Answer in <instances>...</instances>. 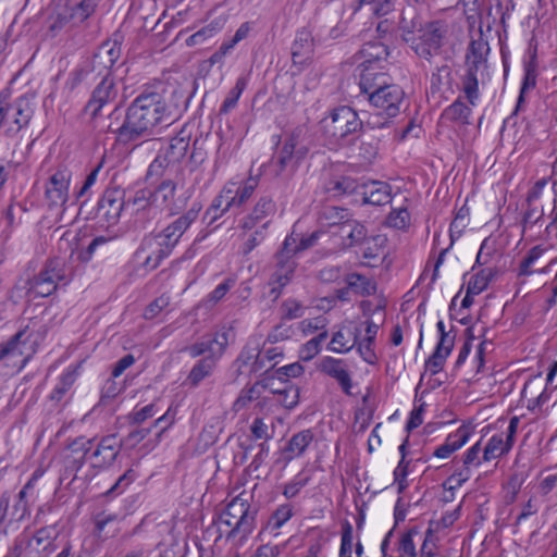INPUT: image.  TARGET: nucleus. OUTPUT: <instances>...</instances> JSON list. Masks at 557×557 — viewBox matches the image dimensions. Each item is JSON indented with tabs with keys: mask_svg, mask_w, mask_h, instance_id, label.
<instances>
[{
	"mask_svg": "<svg viewBox=\"0 0 557 557\" xmlns=\"http://www.w3.org/2000/svg\"><path fill=\"white\" fill-rule=\"evenodd\" d=\"M174 120L162 95L144 92L133 100L123 123L113 132L119 141L127 144L153 135L158 126H169Z\"/></svg>",
	"mask_w": 557,
	"mask_h": 557,
	"instance_id": "f257e3e1",
	"label": "nucleus"
},
{
	"mask_svg": "<svg viewBox=\"0 0 557 557\" xmlns=\"http://www.w3.org/2000/svg\"><path fill=\"white\" fill-rule=\"evenodd\" d=\"M250 498L246 492L240 493L221 513L220 524L230 528L227 539L238 537V542L243 543L255 530L258 508L250 504Z\"/></svg>",
	"mask_w": 557,
	"mask_h": 557,
	"instance_id": "f03ea898",
	"label": "nucleus"
},
{
	"mask_svg": "<svg viewBox=\"0 0 557 557\" xmlns=\"http://www.w3.org/2000/svg\"><path fill=\"white\" fill-rule=\"evenodd\" d=\"M199 210L200 208H191L160 232L146 236L137 253L154 248L159 251V257L168 258L181 237L197 219Z\"/></svg>",
	"mask_w": 557,
	"mask_h": 557,
	"instance_id": "7ed1b4c3",
	"label": "nucleus"
},
{
	"mask_svg": "<svg viewBox=\"0 0 557 557\" xmlns=\"http://www.w3.org/2000/svg\"><path fill=\"white\" fill-rule=\"evenodd\" d=\"M405 92L403 88L396 84H391L373 95L369 102L373 107L374 112L369 113L366 121L367 125L372 129H381L389 127L392 121L397 116L404 104Z\"/></svg>",
	"mask_w": 557,
	"mask_h": 557,
	"instance_id": "20e7f679",
	"label": "nucleus"
},
{
	"mask_svg": "<svg viewBox=\"0 0 557 557\" xmlns=\"http://www.w3.org/2000/svg\"><path fill=\"white\" fill-rule=\"evenodd\" d=\"M306 126L295 127L285 139L282 148L272 160L275 175H293L309 151Z\"/></svg>",
	"mask_w": 557,
	"mask_h": 557,
	"instance_id": "39448f33",
	"label": "nucleus"
},
{
	"mask_svg": "<svg viewBox=\"0 0 557 557\" xmlns=\"http://www.w3.org/2000/svg\"><path fill=\"white\" fill-rule=\"evenodd\" d=\"M488 44L483 39L472 40L466 54V73L461 78V90L471 106L480 98L479 74L487 67Z\"/></svg>",
	"mask_w": 557,
	"mask_h": 557,
	"instance_id": "423d86ee",
	"label": "nucleus"
},
{
	"mask_svg": "<svg viewBox=\"0 0 557 557\" xmlns=\"http://www.w3.org/2000/svg\"><path fill=\"white\" fill-rule=\"evenodd\" d=\"M8 98L9 94L0 92V128L12 136L29 124L34 108L26 96L18 97L13 102H9Z\"/></svg>",
	"mask_w": 557,
	"mask_h": 557,
	"instance_id": "0eeeda50",
	"label": "nucleus"
},
{
	"mask_svg": "<svg viewBox=\"0 0 557 557\" xmlns=\"http://www.w3.org/2000/svg\"><path fill=\"white\" fill-rule=\"evenodd\" d=\"M324 135L333 143L339 144L348 135L357 133L362 127V121L357 112L349 107L335 109L321 121Z\"/></svg>",
	"mask_w": 557,
	"mask_h": 557,
	"instance_id": "6e6552de",
	"label": "nucleus"
},
{
	"mask_svg": "<svg viewBox=\"0 0 557 557\" xmlns=\"http://www.w3.org/2000/svg\"><path fill=\"white\" fill-rule=\"evenodd\" d=\"M67 283L64 263L59 259H53L49 260L38 275L29 281L28 292L35 297H48L55 292L60 284L66 285Z\"/></svg>",
	"mask_w": 557,
	"mask_h": 557,
	"instance_id": "1a4fd4ad",
	"label": "nucleus"
},
{
	"mask_svg": "<svg viewBox=\"0 0 557 557\" xmlns=\"http://www.w3.org/2000/svg\"><path fill=\"white\" fill-rule=\"evenodd\" d=\"M119 89L114 77L110 73H106L101 81L94 88L91 96L86 103L85 110L91 117H97L102 109L114 106L117 108L116 100Z\"/></svg>",
	"mask_w": 557,
	"mask_h": 557,
	"instance_id": "9d476101",
	"label": "nucleus"
},
{
	"mask_svg": "<svg viewBox=\"0 0 557 557\" xmlns=\"http://www.w3.org/2000/svg\"><path fill=\"white\" fill-rule=\"evenodd\" d=\"M28 339V326H26L7 342L1 343L0 361H5L7 366L13 364L17 367L18 371L24 369L34 352H26Z\"/></svg>",
	"mask_w": 557,
	"mask_h": 557,
	"instance_id": "9b49d317",
	"label": "nucleus"
},
{
	"mask_svg": "<svg viewBox=\"0 0 557 557\" xmlns=\"http://www.w3.org/2000/svg\"><path fill=\"white\" fill-rule=\"evenodd\" d=\"M444 35L445 30L440 22H428L416 37L414 44L409 47L418 57L430 61L442 48Z\"/></svg>",
	"mask_w": 557,
	"mask_h": 557,
	"instance_id": "f8f14e48",
	"label": "nucleus"
},
{
	"mask_svg": "<svg viewBox=\"0 0 557 557\" xmlns=\"http://www.w3.org/2000/svg\"><path fill=\"white\" fill-rule=\"evenodd\" d=\"M152 206L156 209L166 210L170 214L178 213L187 202L185 195H176V184L166 180L163 181L151 194Z\"/></svg>",
	"mask_w": 557,
	"mask_h": 557,
	"instance_id": "ddd939ff",
	"label": "nucleus"
},
{
	"mask_svg": "<svg viewBox=\"0 0 557 557\" xmlns=\"http://www.w3.org/2000/svg\"><path fill=\"white\" fill-rule=\"evenodd\" d=\"M297 263L294 258H285V255H275L274 270L270 276V296L275 300L282 294L283 288L294 277Z\"/></svg>",
	"mask_w": 557,
	"mask_h": 557,
	"instance_id": "4468645a",
	"label": "nucleus"
},
{
	"mask_svg": "<svg viewBox=\"0 0 557 557\" xmlns=\"http://www.w3.org/2000/svg\"><path fill=\"white\" fill-rule=\"evenodd\" d=\"M71 176L66 169H60L50 176L45 189V198L50 208L62 207L67 201Z\"/></svg>",
	"mask_w": 557,
	"mask_h": 557,
	"instance_id": "2eb2a0df",
	"label": "nucleus"
},
{
	"mask_svg": "<svg viewBox=\"0 0 557 557\" xmlns=\"http://www.w3.org/2000/svg\"><path fill=\"white\" fill-rule=\"evenodd\" d=\"M362 66L359 87L369 101L373 95H376V92L381 91L385 86H389L392 83L386 73L379 71L377 67L374 66V62L367 60L362 63Z\"/></svg>",
	"mask_w": 557,
	"mask_h": 557,
	"instance_id": "dca6fc26",
	"label": "nucleus"
},
{
	"mask_svg": "<svg viewBox=\"0 0 557 557\" xmlns=\"http://www.w3.org/2000/svg\"><path fill=\"white\" fill-rule=\"evenodd\" d=\"M263 344L258 336L250 337L236 359L238 369H246L249 373H259L265 370L264 358L261 357Z\"/></svg>",
	"mask_w": 557,
	"mask_h": 557,
	"instance_id": "f3484780",
	"label": "nucleus"
},
{
	"mask_svg": "<svg viewBox=\"0 0 557 557\" xmlns=\"http://www.w3.org/2000/svg\"><path fill=\"white\" fill-rule=\"evenodd\" d=\"M318 369L334 379L346 395H351L352 380L345 360L326 356L320 360Z\"/></svg>",
	"mask_w": 557,
	"mask_h": 557,
	"instance_id": "a211bd4d",
	"label": "nucleus"
},
{
	"mask_svg": "<svg viewBox=\"0 0 557 557\" xmlns=\"http://www.w3.org/2000/svg\"><path fill=\"white\" fill-rule=\"evenodd\" d=\"M426 23L414 5L403 8L397 26L403 41L407 45L414 44L416 37L423 30Z\"/></svg>",
	"mask_w": 557,
	"mask_h": 557,
	"instance_id": "6ab92c4d",
	"label": "nucleus"
},
{
	"mask_svg": "<svg viewBox=\"0 0 557 557\" xmlns=\"http://www.w3.org/2000/svg\"><path fill=\"white\" fill-rule=\"evenodd\" d=\"M124 208H126L124 193L117 188L104 190L98 201V213L109 224H115L119 221Z\"/></svg>",
	"mask_w": 557,
	"mask_h": 557,
	"instance_id": "aec40b11",
	"label": "nucleus"
},
{
	"mask_svg": "<svg viewBox=\"0 0 557 557\" xmlns=\"http://www.w3.org/2000/svg\"><path fill=\"white\" fill-rule=\"evenodd\" d=\"M122 444L116 435L102 437L91 453L90 459L94 468H107L111 466L120 454Z\"/></svg>",
	"mask_w": 557,
	"mask_h": 557,
	"instance_id": "412c9836",
	"label": "nucleus"
},
{
	"mask_svg": "<svg viewBox=\"0 0 557 557\" xmlns=\"http://www.w3.org/2000/svg\"><path fill=\"white\" fill-rule=\"evenodd\" d=\"M275 212L276 205L272 197L267 195L261 196L251 211L240 221V227L247 231L253 230L258 224H262L265 221L270 222V218H272Z\"/></svg>",
	"mask_w": 557,
	"mask_h": 557,
	"instance_id": "4be33fe9",
	"label": "nucleus"
},
{
	"mask_svg": "<svg viewBox=\"0 0 557 557\" xmlns=\"http://www.w3.org/2000/svg\"><path fill=\"white\" fill-rule=\"evenodd\" d=\"M227 345V333H216L214 336L203 337L200 342L195 343L186 348L190 357L199 356L212 357L214 360L221 357Z\"/></svg>",
	"mask_w": 557,
	"mask_h": 557,
	"instance_id": "5701e85b",
	"label": "nucleus"
},
{
	"mask_svg": "<svg viewBox=\"0 0 557 557\" xmlns=\"http://www.w3.org/2000/svg\"><path fill=\"white\" fill-rule=\"evenodd\" d=\"M121 55V46L116 41H104L100 45L95 52L91 60L92 71L106 70V73H110L109 70L115 64Z\"/></svg>",
	"mask_w": 557,
	"mask_h": 557,
	"instance_id": "b1692460",
	"label": "nucleus"
},
{
	"mask_svg": "<svg viewBox=\"0 0 557 557\" xmlns=\"http://www.w3.org/2000/svg\"><path fill=\"white\" fill-rule=\"evenodd\" d=\"M360 334L358 326L344 325L333 334L329 349L337 354L348 352L357 345Z\"/></svg>",
	"mask_w": 557,
	"mask_h": 557,
	"instance_id": "393cba45",
	"label": "nucleus"
},
{
	"mask_svg": "<svg viewBox=\"0 0 557 557\" xmlns=\"http://www.w3.org/2000/svg\"><path fill=\"white\" fill-rule=\"evenodd\" d=\"M471 435V430L467 425L459 426L454 433H450L445 442L433 453V456L442 459L448 458L453 453L460 449Z\"/></svg>",
	"mask_w": 557,
	"mask_h": 557,
	"instance_id": "a878e982",
	"label": "nucleus"
},
{
	"mask_svg": "<svg viewBox=\"0 0 557 557\" xmlns=\"http://www.w3.org/2000/svg\"><path fill=\"white\" fill-rule=\"evenodd\" d=\"M313 52V38L309 30L297 32L292 47V58L295 64H302L309 60Z\"/></svg>",
	"mask_w": 557,
	"mask_h": 557,
	"instance_id": "bb28decb",
	"label": "nucleus"
},
{
	"mask_svg": "<svg viewBox=\"0 0 557 557\" xmlns=\"http://www.w3.org/2000/svg\"><path fill=\"white\" fill-rule=\"evenodd\" d=\"M546 249L542 246H535L531 248L528 253L523 257L519 264L518 275L519 276H529L534 273H546L549 268L556 263V260H552L546 267L541 269H534V265L537 264L539 260L544 256Z\"/></svg>",
	"mask_w": 557,
	"mask_h": 557,
	"instance_id": "cd10ccee",
	"label": "nucleus"
},
{
	"mask_svg": "<svg viewBox=\"0 0 557 557\" xmlns=\"http://www.w3.org/2000/svg\"><path fill=\"white\" fill-rule=\"evenodd\" d=\"M189 141L190 136L182 131L170 140L162 154L171 164L180 163L189 149Z\"/></svg>",
	"mask_w": 557,
	"mask_h": 557,
	"instance_id": "c85d7f7f",
	"label": "nucleus"
},
{
	"mask_svg": "<svg viewBox=\"0 0 557 557\" xmlns=\"http://www.w3.org/2000/svg\"><path fill=\"white\" fill-rule=\"evenodd\" d=\"M363 201L366 203L382 206L391 201L392 188L384 182H371L363 187Z\"/></svg>",
	"mask_w": 557,
	"mask_h": 557,
	"instance_id": "c756f323",
	"label": "nucleus"
},
{
	"mask_svg": "<svg viewBox=\"0 0 557 557\" xmlns=\"http://www.w3.org/2000/svg\"><path fill=\"white\" fill-rule=\"evenodd\" d=\"M339 234L346 247L360 245L367 237L366 227L357 220L347 219L339 226Z\"/></svg>",
	"mask_w": 557,
	"mask_h": 557,
	"instance_id": "7c9ffc66",
	"label": "nucleus"
},
{
	"mask_svg": "<svg viewBox=\"0 0 557 557\" xmlns=\"http://www.w3.org/2000/svg\"><path fill=\"white\" fill-rule=\"evenodd\" d=\"M258 184L259 180L257 177H249L242 185L226 184V187L231 189L232 198H234V208H240L245 205L253 195Z\"/></svg>",
	"mask_w": 557,
	"mask_h": 557,
	"instance_id": "2f4dec72",
	"label": "nucleus"
},
{
	"mask_svg": "<svg viewBox=\"0 0 557 557\" xmlns=\"http://www.w3.org/2000/svg\"><path fill=\"white\" fill-rule=\"evenodd\" d=\"M313 440L314 435L311 430H302L290 437L285 447V453L289 455V459L300 457L305 454Z\"/></svg>",
	"mask_w": 557,
	"mask_h": 557,
	"instance_id": "473e14b6",
	"label": "nucleus"
},
{
	"mask_svg": "<svg viewBox=\"0 0 557 557\" xmlns=\"http://www.w3.org/2000/svg\"><path fill=\"white\" fill-rule=\"evenodd\" d=\"M57 539L54 527H44L34 534L32 541H35L37 548L47 557L58 548Z\"/></svg>",
	"mask_w": 557,
	"mask_h": 557,
	"instance_id": "72a5a7b5",
	"label": "nucleus"
},
{
	"mask_svg": "<svg viewBox=\"0 0 557 557\" xmlns=\"http://www.w3.org/2000/svg\"><path fill=\"white\" fill-rule=\"evenodd\" d=\"M94 438H86L85 436H79L69 445V449L72 451L73 455H75L73 458V462L70 466L72 470L78 471L84 466L85 458L94 446Z\"/></svg>",
	"mask_w": 557,
	"mask_h": 557,
	"instance_id": "f704fd0d",
	"label": "nucleus"
},
{
	"mask_svg": "<svg viewBox=\"0 0 557 557\" xmlns=\"http://www.w3.org/2000/svg\"><path fill=\"white\" fill-rule=\"evenodd\" d=\"M232 208H234V198L231 196V189L225 185L208 208L207 215H210L211 220H215Z\"/></svg>",
	"mask_w": 557,
	"mask_h": 557,
	"instance_id": "c9c22d12",
	"label": "nucleus"
},
{
	"mask_svg": "<svg viewBox=\"0 0 557 557\" xmlns=\"http://www.w3.org/2000/svg\"><path fill=\"white\" fill-rule=\"evenodd\" d=\"M345 282L355 294L360 296H371L376 292L375 282L359 273L348 274Z\"/></svg>",
	"mask_w": 557,
	"mask_h": 557,
	"instance_id": "e433bc0d",
	"label": "nucleus"
},
{
	"mask_svg": "<svg viewBox=\"0 0 557 557\" xmlns=\"http://www.w3.org/2000/svg\"><path fill=\"white\" fill-rule=\"evenodd\" d=\"M512 446L505 441L504 434L493 435L483 449L482 459L491 461L508 453Z\"/></svg>",
	"mask_w": 557,
	"mask_h": 557,
	"instance_id": "4c0bfd02",
	"label": "nucleus"
},
{
	"mask_svg": "<svg viewBox=\"0 0 557 557\" xmlns=\"http://www.w3.org/2000/svg\"><path fill=\"white\" fill-rule=\"evenodd\" d=\"M471 112V108L458 98L444 110L442 117L460 124H469Z\"/></svg>",
	"mask_w": 557,
	"mask_h": 557,
	"instance_id": "58836bf2",
	"label": "nucleus"
},
{
	"mask_svg": "<svg viewBox=\"0 0 557 557\" xmlns=\"http://www.w3.org/2000/svg\"><path fill=\"white\" fill-rule=\"evenodd\" d=\"M215 367V360L212 357H203L190 370L187 376V383L197 386L202 380L209 376Z\"/></svg>",
	"mask_w": 557,
	"mask_h": 557,
	"instance_id": "ea45409f",
	"label": "nucleus"
},
{
	"mask_svg": "<svg viewBox=\"0 0 557 557\" xmlns=\"http://www.w3.org/2000/svg\"><path fill=\"white\" fill-rule=\"evenodd\" d=\"M76 381V374L73 370H66L64 371L57 385L52 389L49 398L51 401L60 403L64 396L69 393V391L72 388L73 384Z\"/></svg>",
	"mask_w": 557,
	"mask_h": 557,
	"instance_id": "a19ab883",
	"label": "nucleus"
},
{
	"mask_svg": "<svg viewBox=\"0 0 557 557\" xmlns=\"http://www.w3.org/2000/svg\"><path fill=\"white\" fill-rule=\"evenodd\" d=\"M358 183L349 176H341L327 183V191L335 197L354 194Z\"/></svg>",
	"mask_w": 557,
	"mask_h": 557,
	"instance_id": "79ce46f5",
	"label": "nucleus"
},
{
	"mask_svg": "<svg viewBox=\"0 0 557 557\" xmlns=\"http://www.w3.org/2000/svg\"><path fill=\"white\" fill-rule=\"evenodd\" d=\"M385 243L386 238L384 236H367L366 239L360 244L362 245L363 259L371 260L379 258L384 252Z\"/></svg>",
	"mask_w": 557,
	"mask_h": 557,
	"instance_id": "37998d69",
	"label": "nucleus"
},
{
	"mask_svg": "<svg viewBox=\"0 0 557 557\" xmlns=\"http://www.w3.org/2000/svg\"><path fill=\"white\" fill-rule=\"evenodd\" d=\"M78 26L74 22V16L70 10V7H64L60 12L50 17L49 29L52 33H58L63 29H70L72 27Z\"/></svg>",
	"mask_w": 557,
	"mask_h": 557,
	"instance_id": "c03bdc74",
	"label": "nucleus"
},
{
	"mask_svg": "<svg viewBox=\"0 0 557 557\" xmlns=\"http://www.w3.org/2000/svg\"><path fill=\"white\" fill-rule=\"evenodd\" d=\"M397 0H360V7L366 8L377 17L387 15L396 5Z\"/></svg>",
	"mask_w": 557,
	"mask_h": 557,
	"instance_id": "a18cd8bd",
	"label": "nucleus"
},
{
	"mask_svg": "<svg viewBox=\"0 0 557 557\" xmlns=\"http://www.w3.org/2000/svg\"><path fill=\"white\" fill-rule=\"evenodd\" d=\"M493 277L492 269H483L473 275L468 282V294L479 295L485 290Z\"/></svg>",
	"mask_w": 557,
	"mask_h": 557,
	"instance_id": "49530a36",
	"label": "nucleus"
},
{
	"mask_svg": "<svg viewBox=\"0 0 557 557\" xmlns=\"http://www.w3.org/2000/svg\"><path fill=\"white\" fill-rule=\"evenodd\" d=\"M385 224L397 230H406L410 225V213L406 207L394 208L386 218Z\"/></svg>",
	"mask_w": 557,
	"mask_h": 557,
	"instance_id": "de8ad7c7",
	"label": "nucleus"
},
{
	"mask_svg": "<svg viewBox=\"0 0 557 557\" xmlns=\"http://www.w3.org/2000/svg\"><path fill=\"white\" fill-rule=\"evenodd\" d=\"M98 7V0H82L76 5L70 7L75 24L79 25L91 16Z\"/></svg>",
	"mask_w": 557,
	"mask_h": 557,
	"instance_id": "09e8293b",
	"label": "nucleus"
},
{
	"mask_svg": "<svg viewBox=\"0 0 557 557\" xmlns=\"http://www.w3.org/2000/svg\"><path fill=\"white\" fill-rule=\"evenodd\" d=\"M246 86L247 81L245 77L237 78L235 86L228 91L226 98L224 99L221 106V113H227L236 107Z\"/></svg>",
	"mask_w": 557,
	"mask_h": 557,
	"instance_id": "8fccbe9b",
	"label": "nucleus"
},
{
	"mask_svg": "<svg viewBox=\"0 0 557 557\" xmlns=\"http://www.w3.org/2000/svg\"><path fill=\"white\" fill-rule=\"evenodd\" d=\"M235 277H227L220 283L211 293L203 299V304L208 307L216 305L224 296L235 286Z\"/></svg>",
	"mask_w": 557,
	"mask_h": 557,
	"instance_id": "3c124183",
	"label": "nucleus"
},
{
	"mask_svg": "<svg viewBox=\"0 0 557 557\" xmlns=\"http://www.w3.org/2000/svg\"><path fill=\"white\" fill-rule=\"evenodd\" d=\"M151 194L152 193L145 189L136 191L133 199H129L127 202H125L126 208H132L133 211L137 212L140 210H147L150 213L151 211L156 210V208L152 206Z\"/></svg>",
	"mask_w": 557,
	"mask_h": 557,
	"instance_id": "603ef678",
	"label": "nucleus"
},
{
	"mask_svg": "<svg viewBox=\"0 0 557 557\" xmlns=\"http://www.w3.org/2000/svg\"><path fill=\"white\" fill-rule=\"evenodd\" d=\"M306 307L294 298L284 300L281 305V313L283 319L294 320L305 314Z\"/></svg>",
	"mask_w": 557,
	"mask_h": 557,
	"instance_id": "864d4df0",
	"label": "nucleus"
},
{
	"mask_svg": "<svg viewBox=\"0 0 557 557\" xmlns=\"http://www.w3.org/2000/svg\"><path fill=\"white\" fill-rule=\"evenodd\" d=\"M418 534L416 529H410L404 533L398 542V557H416V546L413 543V535Z\"/></svg>",
	"mask_w": 557,
	"mask_h": 557,
	"instance_id": "5fc2aeb1",
	"label": "nucleus"
},
{
	"mask_svg": "<svg viewBox=\"0 0 557 557\" xmlns=\"http://www.w3.org/2000/svg\"><path fill=\"white\" fill-rule=\"evenodd\" d=\"M269 226V221L262 223L259 227L255 230L252 234L245 240L242 246L243 255H249L256 247H258L263 239L265 238V230Z\"/></svg>",
	"mask_w": 557,
	"mask_h": 557,
	"instance_id": "6e6d98bb",
	"label": "nucleus"
},
{
	"mask_svg": "<svg viewBox=\"0 0 557 557\" xmlns=\"http://www.w3.org/2000/svg\"><path fill=\"white\" fill-rule=\"evenodd\" d=\"M30 515L29 504L26 499L25 492H20L17 499L13 505L11 512V521L22 522Z\"/></svg>",
	"mask_w": 557,
	"mask_h": 557,
	"instance_id": "4d7b16f0",
	"label": "nucleus"
},
{
	"mask_svg": "<svg viewBox=\"0 0 557 557\" xmlns=\"http://www.w3.org/2000/svg\"><path fill=\"white\" fill-rule=\"evenodd\" d=\"M348 210L338 207H325L322 210L321 218L325 219L330 225H338L342 226L348 219Z\"/></svg>",
	"mask_w": 557,
	"mask_h": 557,
	"instance_id": "13d9d810",
	"label": "nucleus"
},
{
	"mask_svg": "<svg viewBox=\"0 0 557 557\" xmlns=\"http://www.w3.org/2000/svg\"><path fill=\"white\" fill-rule=\"evenodd\" d=\"M259 396L260 389L258 384H255L249 388L243 389L233 405L234 410L240 411L242 409L246 408L248 404L258 399Z\"/></svg>",
	"mask_w": 557,
	"mask_h": 557,
	"instance_id": "bf43d9fd",
	"label": "nucleus"
},
{
	"mask_svg": "<svg viewBox=\"0 0 557 557\" xmlns=\"http://www.w3.org/2000/svg\"><path fill=\"white\" fill-rule=\"evenodd\" d=\"M278 401L287 409H293L299 401V389L294 385H289L284 389L276 392Z\"/></svg>",
	"mask_w": 557,
	"mask_h": 557,
	"instance_id": "052dcab7",
	"label": "nucleus"
},
{
	"mask_svg": "<svg viewBox=\"0 0 557 557\" xmlns=\"http://www.w3.org/2000/svg\"><path fill=\"white\" fill-rule=\"evenodd\" d=\"M292 334H293L292 326L284 324V323H280L277 325H275L269 332L263 345L265 343L276 344V343L286 341V339L290 338Z\"/></svg>",
	"mask_w": 557,
	"mask_h": 557,
	"instance_id": "680f3d73",
	"label": "nucleus"
},
{
	"mask_svg": "<svg viewBox=\"0 0 557 557\" xmlns=\"http://www.w3.org/2000/svg\"><path fill=\"white\" fill-rule=\"evenodd\" d=\"M352 531V525L347 521L342 530L339 557H351Z\"/></svg>",
	"mask_w": 557,
	"mask_h": 557,
	"instance_id": "e2e57ef3",
	"label": "nucleus"
},
{
	"mask_svg": "<svg viewBox=\"0 0 557 557\" xmlns=\"http://www.w3.org/2000/svg\"><path fill=\"white\" fill-rule=\"evenodd\" d=\"M309 482L308 476H304L301 473L297 474L293 481L287 483L284 487L283 495L286 498H294L296 497L301 488H304Z\"/></svg>",
	"mask_w": 557,
	"mask_h": 557,
	"instance_id": "0e129e2a",
	"label": "nucleus"
},
{
	"mask_svg": "<svg viewBox=\"0 0 557 557\" xmlns=\"http://www.w3.org/2000/svg\"><path fill=\"white\" fill-rule=\"evenodd\" d=\"M379 153V143L375 139L362 140L359 146V157L366 162H372Z\"/></svg>",
	"mask_w": 557,
	"mask_h": 557,
	"instance_id": "69168bd1",
	"label": "nucleus"
},
{
	"mask_svg": "<svg viewBox=\"0 0 557 557\" xmlns=\"http://www.w3.org/2000/svg\"><path fill=\"white\" fill-rule=\"evenodd\" d=\"M450 78V67L446 64L438 66L436 72L431 76V89L432 91H438L441 87L448 83Z\"/></svg>",
	"mask_w": 557,
	"mask_h": 557,
	"instance_id": "338daca9",
	"label": "nucleus"
},
{
	"mask_svg": "<svg viewBox=\"0 0 557 557\" xmlns=\"http://www.w3.org/2000/svg\"><path fill=\"white\" fill-rule=\"evenodd\" d=\"M252 436L256 440H271L273 437V430L261 418H256L250 426Z\"/></svg>",
	"mask_w": 557,
	"mask_h": 557,
	"instance_id": "774afa93",
	"label": "nucleus"
}]
</instances>
